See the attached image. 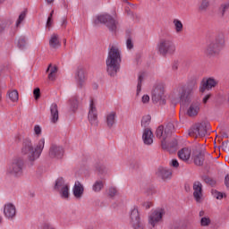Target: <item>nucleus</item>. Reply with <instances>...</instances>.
I'll return each mask as SVG.
<instances>
[{
	"mask_svg": "<svg viewBox=\"0 0 229 229\" xmlns=\"http://www.w3.org/2000/svg\"><path fill=\"white\" fill-rule=\"evenodd\" d=\"M95 24H106V26L108 28L109 31H112V33H115L117 31V24L119 22L117 20L114 19L109 14H100L96 17L94 21Z\"/></svg>",
	"mask_w": 229,
	"mask_h": 229,
	"instance_id": "nucleus-5",
	"label": "nucleus"
},
{
	"mask_svg": "<svg viewBox=\"0 0 229 229\" xmlns=\"http://www.w3.org/2000/svg\"><path fill=\"white\" fill-rule=\"evenodd\" d=\"M150 122H151V116L146 115L141 119V126H143V128H146L147 126L149 125Z\"/></svg>",
	"mask_w": 229,
	"mask_h": 229,
	"instance_id": "nucleus-37",
	"label": "nucleus"
},
{
	"mask_svg": "<svg viewBox=\"0 0 229 229\" xmlns=\"http://www.w3.org/2000/svg\"><path fill=\"white\" fill-rule=\"evenodd\" d=\"M65 150L64 147L56 144H52L49 148V157L50 158H55V160H60L64 158Z\"/></svg>",
	"mask_w": 229,
	"mask_h": 229,
	"instance_id": "nucleus-15",
	"label": "nucleus"
},
{
	"mask_svg": "<svg viewBox=\"0 0 229 229\" xmlns=\"http://www.w3.org/2000/svg\"><path fill=\"white\" fill-rule=\"evenodd\" d=\"M2 98H3V91L0 90V101H1Z\"/></svg>",
	"mask_w": 229,
	"mask_h": 229,
	"instance_id": "nucleus-57",
	"label": "nucleus"
},
{
	"mask_svg": "<svg viewBox=\"0 0 229 229\" xmlns=\"http://www.w3.org/2000/svg\"><path fill=\"white\" fill-rule=\"evenodd\" d=\"M173 146H174H174H176V143H174V145H173Z\"/></svg>",
	"mask_w": 229,
	"mask_h": 229,
	"instance_id": "nucleus-61",
	"label": "nucleus"
},
{
	"mask_svg": "<svg viewBox=\"0 0 229 229\" xmlns=\"http://www.w3.org/2000/svg\"><path fill=\"white\" fill-rule=\"evenodd\" d=\"M208 130V123H197L189 130V135L190 137H195V139H198V137H205V135H207Z\"/></svg>",
	"mask_w": 229,
	"mask_h": 229,
	"instance_id": "nucleus-10",
	"label": "nucleus"
},
{
	"mask_svg": "<svg viewBox=\"0 0 229 229\" xmlns=\"http://www.w3.org/2000/svg\"><path fill=\"white\" fill-rule=\"evenodd\" d=\"M8 98L13 103L19 101V92L15 89L8 91Z\"/></svg>",
	"mask_w": 229,
	"mask_h": 229,
	"instance_id": "nucleus-31",
	"label": "nucleus"
},
{
	"mask_svg": "<svg viewBox=\"0 0 229 229\" xmlns=\"http://www.w3.org/2000/svg\"><path fill=\"white\" fill-rule=\"evenodd\" d=\"M65 8H67V5H64Z\"/></svg>",
	"mask_w": 229,
	"mask_h": 229,
	"instance_id": "nucleus-62",
	"label": "nucleus"
},
{
	"mask_svg": "<svg viewBox=\"0 0 229 229\" xmlns=\"http://www.w3.org/2000/svg\"><path fill=\"white\" fill-rule=\"evenodd\" d=\"M208 8V0H203L200 5V10Z\"/></svg>",
	"mask_w": 229,
	"mask_h": 229,
	"instance_id": "nucleus-45",
	"label": "nucleus"
},
{
	"mask_svg": "<svg viewBox=\"0 0 229 229\" xmlns=\"http://www.w3.org/2000/svg\"><path fill=\"white\" fill-rule=\"evenodd\" d=\"M199 217H201L200 226H210V225L212 224V220L210 219V216L205 215V211H199Z\"/></svg>",
	"mask_w": 229,
	"mask_h": 229,
	"instance_id": "nucleus-29",
	"label": "nucleus"
},
{
	"mask_svg": "<svg viewBox=\"0 0 229 229\" xmlns=\"http://www.w3.org/2000/svg\"><path fill=\"white\" fill-rule=\"evenodd\" d=\"M214 198L216 199H223V194L217 191H212Z\"/></svg>",
	"mask_w": 229,
	"mask_h": 229,
	"instance_id": "nucleus-42",
	"label": "nucleus"
},
{
	"mask_svg": "<svg viewBox=\"0 0 229 229\" xmlns=\"http://www.w3.org/2000/svg\"><path fill=\"white\" fill-rule=\"evenodd\" d=\"M54 189L60 194L63 199H69L71 186L65 182L64 177H58L55 180Z\"/></svg>",
	"mask_w": 229,
	"mask_h": 229,
	"instance_id": "nucleus-6",
	"label": "nucleus"
},
{
	"mask_svg": "<svg viewBox=\"0 0 229 229\" xmlns=\"http://www.w3.org/2000/svg\"><path fill=\"white\" fill-rule=\"evenodd\" d=\"M46 1H47V4H51L55 2V0H46Z\"/></svg>",
	"mask_w": 229,
	"mask_h": 229,
	"instance_id": "nucleus-54",
	"label": "nucleus"
},
{
	"mask_svg": "<svg viewBox=\"0 0 229 229\" xmlns=\"http://www.w3.org/2000/svg\"><path fill=\"white\" fill-rule=\"evenodd\" d=\"M69 104L71 106V109L72 110V112H76V110H78V98L77 97H72L69 100Z\"/></svg>",
	"mask_w": 229,
	"mask_h": 229,
	"instance_id": "nucleus-33",
	"label": "nucleus"
},
{
	"mask_svg": "<svg viewBox=\"0 0 229 229\" xmlns=\"http://www.w3.org/2000/svg\"><path fill=\"white\" fill-rule=\"evenodd\" d=\"M103 187H105V182H103V181H97L93 184L92 189L94 192H99L101 191V189H103Z\"/></svg>",
	"mask_w": 229,
	"mask_h": 229,
	"instance_id": "nucleus-34",
	"label": "nucleus"
},
{
	"mask_svg": "<svg viewBox=\"0 0 229 229\" xmlns=\"http://www.w3.org/2000/svg\"><path fill=\"white\" fill-rule=\"evenodd\" d=\"M225 183L227 189H229V174L225 176Z\"/></svg>",
	"mask_w": 229,
	"mask_h": 229,
	"instance_id": "nucleus-50",
	"label": "nucleus"
},
{
	"mask_svg": "<svg viewBox=\"0 0 229 229\" xmlns=\"http://www.w3.org/2000/svg\"><path fill=\"white\" fill-rule=\"evenodd\" d=\"M4 216L9 220L15 219V216H17V208L13 203L9 202L4 206Z\"/></svg>",
	"mask_w": 229,
	"mask_h": 229,
	"instance_id": "nucleus-17",
	"label": "nucleus"
},
{
	"mask_svg": "<svg viewBox=\"0 0 229 229\" xmlns=\"http://www.w3.org/2000/svg\"><path fill=\"white\" fill-rule=\"evenodd\" d=\"M157 176L162 180H169L173 176V172L168 168L159 167L157 172Z\"/></svg>",
	"mask_w": 229,
	"mask_h": 229,
	"instance_id": "nucleus-23",
	"label": "nucleus"
},
{
	"mask_svg": "<svg viewBox=\"0 0 229 229\" xmlns=\"http://www.w3.org/2000/svg\"><path fill=\"white\" fill-rule=\"evenodd\" d=\"M165 215V209L162 208H157L150 212L148 215V225L155 228L160 221H162V217Z\"/></svg>",
	"mask_w": 229,
	"mask_h": 229,
	"instance_id": "nucleus-11",
	"label": "nucleus"
},
{
	"mask_svg": "<svg viewBox=\"0 0 229 229\" xmlns=\"http://www.w3.org/2000/svg\"><path fill=\"white\" fill-rule=\"evenodd\" d=\"M88 121L91 124V126H98V108H96V103L94 99H90L89 108L88 113Z\"/></svg>",
	"mask_w": 229,
	"mask_h": 229,
	"instance_id": "nucleus-14",
	"label": "nucleus"
},
{
	"mask_svg": "<svg viewBox=\"0 0 229 229\" xmlns=\"http://www.w3.org/2000/svg\"><path fill=\"white\" fill-rule=\"evenodd\" d=\"M171 165H172V167H179L180 166V163H178V160H176V159H173L172 161H171Z\"/></svg>",
	"mask_w": 229,
	"mask_h": 229,
	"instance_id": "nucleus-48",
	"label": "nucleus"
},
{
	"mask_svg": "<svg viewBox=\"0 0 229 229\" xmlns=\"http://www.w3.org/2000/svg\"><path fill=\"white\" fill-rule=\"evenodd\" d=\"M225 101L229 102V96L225 95Z\"/></svg>",
	"mask_w": 229,
	"mask_h": 229,
	"instance_id": "nucleus-56",
	"label": "nucleus"
},
{
	"mask_svg": "<svg viewBox=\"0 0 229 229\" xmlns=\"http://www.w3.org/2000/svg\"><path fill=\"white\" fill-rule=\"evenodd\" d=\"M146 76V73H140L138 77V85H137V96L140 94V91L142 90V81H144V77Z\"/></svg>",
	"mask_w": 229,
	"mask_h": 229,
	"instance_id": "nucleus-32",
	"label": "nucleus"
},
{
	"mask_svg": "<svg viewBox=\"0 0 229 229\" xmlns=\"http://www.w3.org/2000/svg\"><path fill=\"white\" fill-rule=\"evenodd\" d=\"M172 229H182L180 225H174Z\"/></svg>",
	"mask_w": 229,
	"mask_h": 229,
	"instance_id": "nucleus-53",
	"label": "nucleus"
},
{
	"mask_svg": "<svg viewBox=\"0 0 229 229\" xmlns=\"http://www.w3.org/2000/svg\"><path fill=\"white\" fill-rule=\"evenodd\" d=\"M126 47L127 49H133V41H131V38L127 39Z\"/></svg>",
	"mask_w": 229,
	"mask_h": 229,
	"instance_id": "nucleus-43",
	"label": "nucleus"
},
{
	"mask_svg": "<svg viewBox=\"0 0 229 229\" xmlns=\"http://www.w3.org/2000/svg\"><path fill=\"white\" fill-rule=\"evenodd\" d=\"M121 1H123V3H127L128 2V0H121Z\"/></svg>",
	"mask_w": 229,
	"mask_h": 229,
	"instance_id": "nucleus-60",
	"label": "nucleus"
},
{
	"mask_svg": "<svg viewBox=\"0 0 229 229\" xmlns=\"http://www.w3.org/2000/svg\"><path fill=\"white\" fill-rule=\"evenodd\" d=\"M3 223V216H0V225Z\"/></svg>",
	"mask_w": 229,
	"mask_h": 229,
	"instance_id": "nucleus-58",
	"label": "nucleus"
},
{
	"mask_svg": "<svg viewBox=\"0 0 229 229\" xmlns=\"http://www.w3.org/2000/svg\"><path fill=\"white\" fill-rule=\"evenodd\" d=\"M106 70L109 76H115L121 69V51L117 46H112L106 61Z\"/></svg>",
	"mask_w": 229,
	"mask_h": 229,
	"instance_id": "nucleus-2",
	"label": "nucleus"
},
{
	"mask_svg": "<svg viewBox=\"0 0 229 229\" xmlns=\"http://www.w3.org/2000/svg\"><path fill=\"white\" fill-rule=\"evenodd\" d=\"M34 134L36 137H40L42 135V127H40V125L34 126Z\"/></svg>",
	"mask_w": 229,
	"mask_h": 229,
	"instance_id": "nucleus-39",
	"label": "nucleus"
},
{
	"mask_svg": "<svg viewBox=\"0 0 229 229\" xmlns=\"http://www.w3.org/2000/svg\"><path fill=\"white\" fill-rule=\"evenodd\" d=\"M192 150L189 148H183L178 151V157L182 162H187L191 158Z\"/></svg>",
	"mask_w": 229,
	"mask_h": 229,
	"instance_id": "nucleus-24",
	"label": "nucleus"
},
{
	"mask_svg": "<svg viewBox=\"0 0 229 229\" xmlns=\"http://www.w3.org/2000/svg\"><path fill=\"white\" fill-rule=\"evenodd\" d=\"M191 96V89L185 84H179L172 93L170 94V99L173 103H181V105H185L189 103Z\"/></svg>",
	"mask_w": 229,
	"mask_h": 229,
	"instance_id": "nucleus-3",
	"label": "nucleus"
},
{
	"mask_svg": "<svg viewBox=\"0 0 229 229\" xmlns=\"http://www.w3.org/2000/svg\"><path fill=\"white\" fill-rule=\"evenodd\" d=\"M158 53L162 55V56H165L167 55L174 54L176 51V47L174 43L169 37L161 38L158 44H157Z\"/></svg>",
	"mask_w": 229,
	"mask_h": 229,
	"instance_id": "nucleus-4",
	"label": "nucleus"
},
{
	"mask_svg": "<svg viewBox=\"0 0 229 229\" xmlns=\"http://www.w3.org/2000/svg\"><path fill=\"white\" fill-rule=\"evenodd\" d=\"M83 184L80 182L79 181L75 182L74 187H73V196L77 198V199H80L83 196L84 192Z\"/></svg>",
	"mask_w": 229,
	"mask_h": 229,
	"instance_id": "nucleus-26",
	"label": "nucleus"
},
{
	"mask_svg": "<svg viewBox=\"0 0 229 229\" xmlns=\"http://www.w3.org/2000/svg\"><path fill=\"white\" fill-rule=\"evenodd\" d=\"M173 24L175 33L180 34L183 32V22H182L179 19H174Z\"/></svg>",
	"mask_w": 229,
	"mask_h": 229,
	"instance_id": "nucleus-30",
	"label": "nucleus"
},
{
	"mask_svg": "<svg viewBox=\"0 0 229 229\" xmlns=\"http://www.w3.org/2000/svg\"><path fill=\"white\" fill-rule=\"evenodd\" d=\"M24 19H26V13H21L18 18V21L16 22V26L17 28H19V25L22 22V21H24Z\"/></svg>",
	"mask_w": 229,
	"mask_h": 229,
	"instance_id": "nucleus-40",
	"label": "nucleus"
},
{
	"mask_svg": "<svg viewBox=\"0 0 229 229\" xmlns=\"http://www.w3.org/2000/svg\"><path fill=\"white\" fill-rule=\"evenodd\" d=\"M108 194L111 198H114V196H116L117 195V188H115V187L109 188Z\"/></svg>",
	"mask_w": 229,
	"mask_h": 229,
	"instance_id": "nucleus-41",
	"label": "nucleus"
},
{
	"mask_svg": "<svg viewBox=\"0 0 229 229\" xmlns=\"http://www.w3.org/2000/svg\"><path fill=\"white\" fill-rule=\"evenodd\" d=\"M142 140L146 146H151V144H153V131H151L148 128L144 129Z\"/></svg>",
	"mask_w": 229,
	"mask_h": 229,
	"instance_id": "nucleus-22",
	"label": "nucleus"
},
{
	"mask_svg": "<svg viewBox=\"0 0 229 229\" xmlns=\"http://www.w3.org/2000/svg\"><path fill=\"white\" fill-rule=\"evenodd\" d=\"M63 28H65L67 26V19L64 18L62 21Z\"/></svg>",
	"mask_w": 229,
	"mask_h": 229,
	"instance_id": "nucleus-51",
	"label": "nucleus"
},
{
	"mask_svg": "<svg viewBox=\"0 0 229 229\" xmlns=\"http://www.w3.org/2000/svg\"><path fill=\"white\" fill-rule=\"evenodd\" d=\"M24 169V159L22 157H16L13 160L9 166L8 172L13 176H22Z\"/></svg>",
	"mask_w": 229,
	"mask_h": 229,
	"instance_id": "nucleus-9",
	"label": "nucleus"
},
{
	"mask_svg": "<svg viewBox=\"0 0 229 229\" xmlns=\"http://www.w3.org/2000/svg\"><path fill=\"white\" fill-rule=\"evenodd\" d=\"M75 78H76L79 87H83V85H85V80H86L85 70H83V68H79L77 70Z\"/></svg>",
	"mask_w": 229,
	"mask_h": 229,
	"instance_id": "nucleus-27",
	"label": "nucleus"
},
{
	"mask_svg": "<svg viewBox=\"0 0 229 229\" xmlns=\"http://www.w3.org/2000/svg\"><path fill=\"white\" fill-rule=\"evenodd\" d=\"M130 225L133 229H144V223L140 221V214L137 206L131 209Z\"/></svg>",
	"mask_w": 229,
	"mask_h": 229,
	"instance_id": "nucleus-8",
	"label": "nucleus"
},
{
	"mask_svg": "<svg viewBox=\"0 0 229 229\" xmlns=\"http://www.w3.org/2000/svg\"><path fill=\"white\" fill-rule=\"evenodd\" d=\"M35 99H38L40 98V89L36 88L33 91Z\"/></svg>",
	"mask_w": 229,
	"mask_h": 229,
	"instance_id": "nucleus-44",
	"label": "nucleus"
},
{
	"mask_svg": "<svg viewBox=\"0 0 229 229\" xmlns=\"http://www.w3.org/2000/svg\"><path fill=\"white\" fill-rule=\"evenodd\" d=\"M4 28H3V26H0V33H3Z\"/></svg>",
	"mask_w": 229,
	"mask_h": 229,
	"instance_id": "nucleus-55",
	"label": "nucleus"
},
{
	"mask_svg": "<svg viewBox=\"0 0 229 229\" xmlns=\"http://www.w3.org/2000/svg\"><path fill=\"white\" fill-rule=\"evenodd\" d=\"M47 72H48V80L50 81H55V80H56V73L58 72V67L49 64L47 69Z\"/></svg>",
	"mask_w": 229,
	"mask_h": 229,
	"instance_id": "nucleus-28",
	"label": "nucleus"
},
{
	"mask_svg": "<svg viewBox=\"0 0 229 229\" xmlns=\"http://www.w3.org/2000/svg\"><path fill=\"white\" fill-rule=\"evenodd\" d=\"M59 119L58 105L52 104L50 106V121L53 124H56Z\"/></svg>",
	"mask_w": 229,
	"mask_h": 229,
	"instance_id": "nucleus-20",
	"label": "nucleus"
},
{
	"mask_svg": "<svg viewBox=\"0 0 229 229\" xmlns=\"http://www.w3.org/2000/svg\"><path fill=\"white\" fill-rule=\"evenodd\" d=\"M141 102L143 103V105L149 103V95H143V97L141 98Z\"/></svg>",
	"mask_w": 229,
	"mask_h": 229,
	"instance_id": "nucleus-46",
	"label": "nucleus"
},
{
	"mask_svg": "<svg viewBox=\"0 0 229 229\" xmlns=\"http://www.w3.org/2000/svg\"><path fill=\"white\" fill-rule=\"evenodd\" d=\"M2 3H4V0H0V4H2Z\"/></svg>",
	"mask_w": 229,
	"mask_h": 229,
	"instance_id": "nucleus-59",
	"label": "nucleus"
},
{
	"mask_svg": "<svg viewBox=\"0 0 229 229\" xmlns=\"http://www.w3.org/2000/svg\"><path fill=\"white\" fill-rule=\"evenodd\" d=\"M49 46L51 49L62 47V41H60V36L58 34L54 33L50 36Z\"/></svg>",
	"mask_w": 229,
	"mask_h": 229,
	"instance_id": "nucleus-21",
	"label": "nucleus"
},
{
	"mask_svg": "<svg viewBox=\"0 0 229 229\" xmlns=\"http://www.w3.org/2000/svg\"><path fill=\"white\" fill-rule=\"evenodd\" d=\"M117 117V113L115 111H110L106 114V123L109 128H113L115 124V119Z\"/></svg>",
	"mask_w": 229,
	"mask_h": 229,
	"instance_id": "nucleus-25",
	"label": "nucleus"
},
{
	"mask_svg": "<svg viewBox=\"0 0 229 229\" xmlns=\"http://www.w3.org/2000/svg\"><path fill=\"white\" fill-rule=\"evenodd\" d=\"M228 8H229V0H228L227 4L221 5V10H222L223 15H225V13L226 12V10H228Z\"/></svg>",
	"mask_w": 229,
	"mask_h": 229,
	"instance_id": "nucleus-47",
	"label": "nucleus"
},
{
	"mask_svg": "<svg viewBox=\"0 0 229 229\" xmlns=\"http://www.w3.org/2000/svg\"><path fill=\"white\" fill-rule=\"evenodd\" d=\"M165 93V85L158 83L152 90V101L154 103H165L164 94Z\"/></svg>",
	"mask_w": 229,
	"mask_h": 229,
	"instance_id": "nucleus-12",
	"label": "nucleus"
},
{
	"mask_svg": "<svg viewBox=\"0 0 229 229\" xmlns=\"http://www.w3.org/2000/svg\"><path fill=\"white\" fill-rule=\"evenodd\" d=\"M55 13V11H51L50 14L48 15V18L47 20L46 28L47 30H51V26H53V15Z\"/></svg>",
	"mask_w": 229,
	"mask_h": 229,
	"instance_id": "nucleus-35",
	"label": "nucleus"
},
{
	"mask_svg": "<svg viewBox=\"0 0 229 229\" xmlns=\"http://www.w3.org/2000/svg\"><path fill=\"white\" fill-rule=\"evenodd\" d=\"M193 198L197 203L203 201V184L199 181L193 182Z\"/></svg>",
	"mask_w": 229,
	"mask_h": 229,
	"instance_id": "nucleus-16",
	"label": "nucleus"
},
{
	"mask_svg": "<svg viewBox=\"0 0 229 229\" xmlns=\"http://www.w3.org/2000/svg\"><path fill=\"white\" fill-rule=\"evenodd\" d=\"M204 160H205V158L203 157V155L199 154L194 158V164L196 165H203Z\"/></svg>",
	"mask_w": 229,
	"mask_h": 229,
	"instance_id": "nucleus-36",
	"label": "nucleus"
},
{
	"mask_svg": "<svg viewBox=\"0 0 229 229\" xmlns=\"http://www.w3.org/2000/svg\"><path fill=\"white\" fill-rule=\"evenodd\" d=\"M174 130V124H173V123H168L165 128H164V125H160L157 127L156 131V135L158 139H162V148H165V139H167V137H171V133H173Z\"/></svg>",
	"mask_w": 229,
	"mask_h": 229,
	"instance_id": "nucleus-7",
	"label": "nucleus"
},
{
	"mask_svg": "<svg viewBox=\"0 0 229 229\" xmlns=\"http://www.w3.org/2000/svg\"><path fill=\"white\" fill-rule=\"evenodd\" d=\"M217 85V81L212 77H209L206 81H203L202 87L200 88V92H205V90H210L213 87Z\"/></svg>",
	"mask_w": 229,
	"mask_h": 229,
	"instance_id": "nucleus-19",
	"label": "nucleus"
},
{
	"mask_svg": "<svg viewBox=\"0 0 229 229\" xmlns=\"http://www.w3.org/2000/svg\"><path fill=\"white\" fill-rule=\"evenodd\" d=\"M45 146V138L39 139L35 146H33V142H31V140L25 139L22 142L21 154L24 157H27V159L30 162V165H33V163L40 158V155H42V151H44Z\"/></svg>",
	"mask_w": 229,
	"mask_h": 229,
	"instance_id": "nucleus-1",
	"label": "nucleus"
},
{
	"mask_svg": "<svg viewBox=\"0 0 229 229\" xmlns=\"http://www.w3.org/2000/svg\"><path fill=\"white\" fill-rule=\"evenodd\" d=\"M221 47H223V39L220 41L219 39H215L207 46L204 53H206L208 56H214L216 55H219Z\"/></svg>",
	"mask_w": 229,
	"mask_h": 229,
	"instance_id": "nucleus-13",
	"label": "nucleus"
},
{
	"mask_svg": "<svg viewBox=\"0 0 229 229\" xmlns=\"http://www.w3.org/2000/svg\"><path fill=\"white\" fill-rule=\"evenodd\" d=\"M143 207H144L145 208H151V207H153V202H151V201L144 202V203H143Z\"/></svg>",
	"mask_w": 229,
	"mask_h": 229,
	"instance_id": "nucleus-49",
	"label": "nucleus"
},
{
	"mask_svg": "<svg viewBox=\"0 0 229 229\" xmlns=\"http://www.w3.org/2000/svg\"><path fill=\"white\" fill-rule=\"evenodd\" d=\"M200 108H201V104L199 102L191 103L187 110V114L189 117H196V115L199 114Z\"/></svg>",
	"mask_w": 229,
	"mask_h": 229,
	"instance_id": "nucleus-18",
	"label": "nucleus"
},
{
	"mask_svg": "<svg viewBox=\"0 0 229 229\" xmlns=\"http://www.w3.org/2000/svg\"><path fill=\"white\" fill-rule=\"evenodd\" d=\"M18 47L20 49H24L26 47V38L25 37H21L18 40Z\"/></svg>",
	"mask_w": 229,
	"mask_h": 229,
	"instance_id": "nucleus-38",
	"label": "nucleus"
},
{
	"mask_svg": "<svg viewBox=\"0 0 229 229\" xmlns=\"http://www.w3.org/2000/svg\"><path fill=\"white\" fill-rule=\"evenodd\" d=\"M208 99H210V95H207L204 98H203V103L207 104V101H208Z\"/></svg>",
	"mask_w": 229,
	"mask_h": 229,
	"instance_id": "nucleus-52",
	"label": "nucleus"
}]
</instances>
